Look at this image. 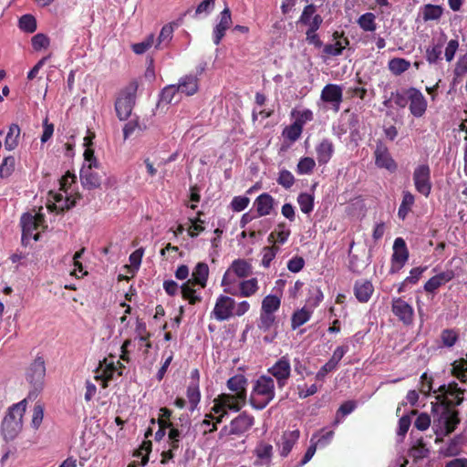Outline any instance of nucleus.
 Returning a JSON list of instances; mask_svg holds the SVG:
<instances>
[{
  "mask_svg": "<svg viewBox=\"0 0 467 467\" xmlns=\"http://www.w3.org/2000/svg\"><path fill=\"white\" fill-rule=\"evenodd\" d=\"M275 396V381L273 378L262 375L254 385L249 401L254 409L261 410L274 400Z\"/></svg>",
  "mask_w": 467,
  "mask_h": 467,
  "instance_id": "1",
  "label": "nucleus"
},
{
  "mask_svg": "<svg viewBox=\"0 0 467 467\" xmlns=\"http://www.w3.org/2000/svg\"><path fill=\"white\" fill-rule=\"evenodd\" d=\"M26 400L14 404L2 421L1 431L5 441L14 440L22 430V418L26 411Z\"/></svg>",
  "mask_w": 467,
  "mask_h": 467,
  "instance_id": "2",
  "label": "nucleus"
},
{
  "mask_svg": "<svg viewBox=\"0 0 467 467\" xmlns=\"http://www.w3.org/2000/svg\"><path fill=\"white\" fill-rule=\"evenodd\" d=\"M46 363L42 357H36L26 372V379L31 386L28 399H36L45 386Z\"/></svg>",
  "mask_w": 467,
  "mask_h": 467,
  "instance_id": "3",
  "label": "nucleus"
},
{
  "mask_svg": "<svg viewBox=\"0 0 467 467\" xmlns=\"http://www.w3.org/2000/svg\"><path fill=\"white\" fill-rule=\"evenodd\" d=\"M138 88V80L133 79L119 92L115 101V110L119 120H126L130 116Z\"/></svg>",
  "mask_w": 467,
  "mask_h": 467,
  "instance_id": "4",
  "label": "nucleus"
},
{
  "mask_svg": "<svg viewBox=\"0 0 467 467\" xmlns=\"http://www.w3.org/2000/svg\"><path fill=\"white\" fill-rule=\"evenodd\" d=\"M45 218L43 214L37 213L33 215L29 213H26L21 216L20 223L22 227V244H28L31 239L38 241L39 233L34 234L39 226L44 223Z\"/></svg>",
  "mask_w": 467,
  "mask_h": 467,
  "instance_id": "5",
  "label": "nucleus"
},
{
  "mask_svg": "<svg viewBox=\"0 0 467 467\" xmlns=\"http://www.w3.org/2000/svg\"><path fill=\"white\" fill-rule=\"evenodd\" d=\"M409 100V109L415 118H421L427 110L428 102L421 91L416 88H409L405 90Z\"/></svg>",
  "mask_w": 467,
  "mask_h": 467,
  "instance_id": "6",
  "label": "nucleus"
},
{
  "mask_svg": "<svg viewBox=\"0 0 467 467\" xmlns=\"http://www.w3.org/2000/svg\"><path fill=\"white\" fill-rule=\"evenodd\" d=\"M267 372L276 379L279 389L284 388L291 376V364L288 355L282 356Z\"/></svg>",
  "mask_w": 467,
  "mask_h": 467,
  "instance_id": "7",
  "label": "nucleus"
},
{
  "mask_svg": "<svg viewBox=\"0 0 467 467\" xmlns=\"http://www.w3.org/2000/svg\"><path fill=\"white\" fill-rule=\"evenodd\" d=\"M409 250L403 238L398 237L393 244V254L391 255L390 274L398 273L409 259Z\"/></svg>",
  "mask_w": 467,
  "mask_h": 467,
  "instance_id": "8",
  "label": "nucleus"
},
{
  "mask_svg": "<svg viewBox=\"0 0 467 467\" xmlns=\"http://www.w3.org/2000/svg\"><path fill=\"white\" fill-rule=\"evenodd\" d=\"M413 182L418 192L428 197L431 191V169L428 164L417 166L413 171Z\"/></svg>",
  "mask_w": 467,
  "mask_h": 467,
  "instance_id": "9",
  "label": "nucleus"
},
{
  "mask_svg": "<svg viewBox=\"0 0 467 467\" xmlns=\"http://www.w3.org/2000/svg\"><path fill=\"white\" fill-rule=\"evenodd\" d=\"M375 165L380 169H386L389 172H395L398 169L397 162L391 157L389 148L381 141L378 140L374 150Z\"/></svg>",
  "mask_w": 467,
  "mask_h": 467,
  "instance_id": "10",
  "label": "nucleus"
},
{
  "mask_svg": "<svg viewBox=\"0 0 467 467\" xmlns=\"http://www.w3.org/2000/svg\"><path fill=\"white\" fill-rule=\"evenodd\" d=\"M393 315L404 326H411L414 321V309L408 302L401 297L393 298L391 302Z\"/></svg>",
  "mask_w": 467,
  "mask_h": 467,
  "instance_id": "11",
  "label": "nucleus"
},
{
  "mask_svg": "<svg viewBox=\"0 0 467 467\" xmlns=\"http://www.w3.org/2000/svg\"><path fill=\"white\" fill-rule=\"evenodd\" d=\"M235 301L234 298L221 295L217 297L212 315L218 321L228 320L234 316Z\"/></svg>",
  "mask_w": 467,
  "mask_h": 467,
  "instance_id": "12",
  "label": "nucleus"
},
{
  "mask_svg": "<svg viewBox=\"0 0 467 467\" xmlns=\"http://www.w3.org/2000/svg\"><path fill=\"white\" fill-rule=\"evenodd\" d=\"M206 64H201L196 68L195 75H187L179 80L177 85L180 93L185 94L186 96L194 95L199 88V78L198 75H202L205 70Z\"/></svg>",
  "mask_w": 467,
  "mask_h": 467,
  "instance_id": "13",
  "label": "nucleus"
},
{
  "mask_svg": "<svg viewBox=\"0 0 467 467\" xmlns=\"http://www.w3.org/2000/svg\"><path fill=\"white\" fill-rule=\"evenodd\" d=\"M335 43L326 44L323 47V54L326 57H338L342 55L343 50L349 46V39L345 36L344 31H335L332 34Z\"/></svg>",
  "mask_w": 467,
  "mask_h": 467,
  "instance_id": "14",
  "label": "nucleus"
},
{
  "mask_svg": "<svg viewBox=\"0 0 467 467\" xmlns=\"http://www.w3.org/2000/svg\"><path fill=\"white\" fill-rule=\"evenodd\" d=\"M275 198L267 192L258 195L254 202V207L259 217L270 215L275 210Z\"/></svg>",
  "mask_w": 467,
  "mask_h": 467,
  "instance_id": "15",
  "label": "nucleus"
},
{
  "mask_svg": "<svg viewBox=\"0 0 467 467\" xmlns=\"http://www.w3.org/2000/svg\"><path fill=\"white\" fill-rule=\"evenodd\" d=\"M254 422L252 415L243 412L231 421L229 434L242 435L254 425Z\"/></svg>",
  "mask_w": 467,
  "mask_h": 467,
  "instance_id": "16",
  "label": "nucleus"
},
{
  "mask_svg": "<svg viewBox=\"0 0 467 467\" xmlns=\"http://www.w3.org/2000/svg\"><path fill=\"white\" fill-rule=\"evenodd\" d=\"M93 168L95 167L83 165L80 170L81 184L88 190L98 189L101 185V177L92 170Z\"/></svg>",
  "mask_w": 467,
  "mask_h": 467,
  "instance_id": "17",
  "label": "nucleus"
},
{
  "mask_svg": "<svg viewBox=\"0 0 467 467\" xmlns=\"http://www.w3.org/2000/svg\"><path fill=\"white\" fill-rule=\"evenodd\" d=\"M440 420L443 424L444 434L449 435L455 431L460 423L459 411L452 408L443 407Z\"/></svg>",
  "mask_w": 467,
  "mask_h": 467,
  "instance_id": "18",
  "label": "nucleus"
},
{
  "mask_svg": "<svg viewBox=\"0 0 467 467\" xmlns=\"http://www.w3.org/2000/svg\"><path fill=\"white\" fill-rule=\"evenodd\" d=\"M454 278V272L452 270H447L441 273L437 274L436 275L431 277L424 284V290L427 293H435L441 286L444 285L446 283L450 282Z\"/></svg>",
  "mask_w": 467,
  "mask_h": 467,
  "instance_id": "19",
  "label": "nucleus"
},
{
  "mask_svg": "<svg viewBox=\"0 0 467 467\" xmlns=\"http://www.w3.org/2000/svg\"><path fill=\"white\" fill-rule=\"evenodd\" d=\"M320 97L324 102L337 104V110L342 102V88L337 84H327L323 88Z\"/></svg>",
  "mask_w": 467,
  "mask_h": 467,
  "instance_id": "20",
  "label": "nucleus"
},
{
  "mask_svg": "<svg viewBox=\"0 0 467 467\" xmlns=\"http://www.w3.org/2000/svg\"><path fill=\"white\" fill-rule=\"evenodd\" d=\"M335 151L334 143L329 139H323L317 146V159L320 165L327 164Z\"/></svg>",
  "mask_w": 467,
  "mask_h": 467,
  "instance_id": "21",
  "label": "nucleus"
},
{
  "mask_svg": "<svg viewBox=\"0 0 467 467\" xmlns=\"http://www.w3.org/2000/svg\"><path fill=\"white\" fill-rule=\"evenodd\" d=\"M217 400L222 402L227 410L239 411L245 404L246 400L244 393L242 394H226L222 393L217 397Z\"/></svg>",
  "mask_w": 467,
  "mask_h": 467,
  "instance_id": "22",
  "label": "nucleus"
},
{
  "mask_svg": "<svg viewBox=\"0 0 467 467\" xmlns=\"http://www.w3.org/2000/svg\"><path fill=\"white\" fill-rule=\"evenodd\" d=\"M174 23H168L164 25L157 38H155V49L163 50L169 47L174 33Z\"/></svg>",
  "mask_w": 467,
  "mask_h": 467,
  "instance_id": "23",
  "label": "nucleus"
},
{
  "mask_svg": "<svg viewBox=\"0 0 467 467\" xmlns=\"http://www.w3.org/2000/svg\"><path fill=\"white\" fill-rule=\"evenodd\" d=\"M374 291L371 282L368 280H358L354 285V294L357 299L361 303L369 300Z\"/></svg>",
  "mask_w": 467,
  "mask_h": 467,
  "instance_id": "24",
  "label": "nucleus"
},
{
  "mask_svg": "<svg viewBox=\"0 0 467 467\" xmlns=\"http://www.w3.org/2000/svg\"><path fill=\"white\" fill-rule=\"evenodd\" d=\"M323 23V18L320 15H316L313 19L310 26L307 28L306 32V40L313 44L316 47H321L323 46V42L320 40L317 31L319 29Z\"/></svg>",
  "mask_w": 467,
  "mask_h": 467,
  "instance_id": "25",
  "label": "nucleus"
},
{
  "mask_svg": "<svg viewBox=\"0 0 467 467\" xmlns=\"http://www.w3.org/2000/svg\"><path fill=\"white\" fill-rule=\"evenodd\" d=\"M300 436L299 430L285 431L282 435L281 451L280 454L286 457L292 451L294 445L296 443Z\"/></svg>",
  "mask_w": 467,
  "mask_h": 467,
  "instance_id": "26",
  "label": "nucleus"
},
{
  "mask_svg": "<svg viewBox=\"0 0 467 467\" xmlns=\"http://www.w3.org/2000/svg\"><path fill=\"white\" fill-rule=\"evenodd\" d=\"M208 276V265L206 263L200 262L195 265L192 274V278L189 280L196 284L197 285H200L201 287L204 288L207 284Z\"/></svg>",
  "mask_w": 467,
  "mask_h": 467,
  "instance_id": "27",
  "label": "nucleus"
},
{
  "mask_svg": "<svg viewBox=\"0 0 467 467\" xmlns=\"http://www.w3.org/2000/svg\"><path fill=\"white\" fill-rule=\"evenodd\" d=\"M291 234V231L286 228L285 223H279L276 228L269 234L267 241L272 244H284Z\"/></svg>",
  "mask_w": 467,
  "mask_h": 467,
  "instance_id": "28",
  "label": "nucleus"
},
{
  "mask_svg": "<svg viewBox=\"0 0 467 467\" xmlns=\"http://www.w3.org/2000/svg\"><path fill=\"white\" fill-rule=\"evenodd\" d=\"M463 443V437L456 435L449 440L446 446L441 449V453L445 457H455L462 452V446Z\"/></svg>",
  "mask_w": 467,
  "mask_h": 467,
  "instance_id": "29",
  "label": "nucleus"
},
{
  "mask_svg": "<svg viewBox=\"0 0 467 467\" xmlns=\"http://www.w3.org/2000/svg\"><path fill=\"white\" fill-rule=\"evenodd\" d=\"M182 430H179L178 428L174 427L173 425L170 428L168 438L170 441V446L172 449H179L180 447V438L183 434L186 436L191 429V423L187 421V424L185 426L182 425Z\"/></svg>",
  "mask_w": 467,
  "mask_h": 467,
  "instance_id": "30",
  "label": "nucleus"
},
{
  "mask_svg": "<svg viewBox=\"0 0 467 467\" xmlns=\"http://www.w3.org/2000/svg\"><path fill=\"white\" fill-rule=\"evenodd\" d=\"M235 276L244 278L252 274V265L244 259H235L229 268Z\"/></svg>",
  "mask_w": 467,
  "mask_h": 467,
  "instance_id": "31",
  "label": "nucleus"
},
{
  "mask_svg": "<svg viewBox=\"0 0 467 467\" xmlns=\"http://www.w3.org/2000/svg\"><path fill=\"white\" fill-rule=\"evenodd\" d=\"M21 130L19 126L13 123L9 126L8 132L5 139V148L7 150H15L19 143Z\"/></svg>",
  "mask_w": 467,
  "mask_h": 467,
  "instance_id": "32",
  "label": "nucleus"
},
{
  "mask_svg": "<svg viewBox=\"0 0 467 467\" xmlns=\"http://www.w3.org/2000/svg\"><path fill=\"white\" fill-rule=\"evenodd\" d=\"M195 285H197L188 279L181 286L182 298L187 300L191 305H195L202 301V297L196 295V290L194 289Z\"/></svg>",
  "mask_w": 467,
  "mask_h": 467,
  "instance_id": "33",
  "label": "nucleus"
},
{
  "mask_svg": "<svg viewBox=\"0 0 467 467\" xmlns=\"http://www.w3.org/2000/svg\"><path fill=\"white\" fill-rule=\"evenodd\" d=\"M247 379L244 375H235L227 380L228 389L234 394H242L246 397Z\"/></svg>",
  "mask_w": 467,
  "mask_h": 467,
  "instance_id": "34",
  "label": "nucleus"
},
{
  "mask_svg": "<svg viewBox=\"0 0 467 467\" xmlns=\"http://www.w3.org/2000/svg\"><path fill=\"white\" fill-rule=\"evenodd\" d=\"M410 67V62L402 57H394L388 62V68L394 76H400Z\"/></svg>",
  "mask_w": 467,
  "mask_h": 467,
  "instance_id": "35",
  "label": "nucleus"
},
{
  "mask_svg": "<svg viewBox=\"0 0 467 467\" xmlns=\"http://www.w3.org/2000/svg\"><path fill=\"white\" fill-rule=\"evenodd\" d=\"M464 392L465 389L459 388L458 383L455 382V392L452 389L448 390L447 402H442V407L452 408L461 405L463 401Z\"/></svg>",
  "mask_w": 467,
  "mask_h": 467,
  "instance_id": "36",
  "label": "nucleus"
},
{
  "mask_svg": "<svg viewBox=\"0 0 467 467\" xmlns=\"http://www.w3.org/2000/svg\"><path fill=\"white\" fill-rule=\"evenodd\" d=\"M414 202L415 198L411 192L408 191L403 192L402 201L398 211V216L400 219L404 220L407 217L408 213L411 210L412 205L414 204Z\"/></svg>",
  "mask_w": 467,
  "mask_h": 467,
  "instance_id": "37",
  "label": "nucleus"
},
{
  "mask_svg": "<svg viewBox=\"0 0 467 467\" xmlns=\"http://www.w3.org/2000/svg\"><path fill=\"white\" fill-rule=\"evenodd\" d=\"M443 13V8L438 5L427 4L422 8V19L427 22L439 20Z\"/></svg>",
  "mask_w": 467,
  "mask_h": 467,
  "instance_id": "38",
  "label": "nucleus"
},
{
  "mask_svg": "<svg viewBox=\"0 0 467 467\" xmlns=\"http://www.w3.org/2000/svg\"><path fill=\"white\" fill-rule=\"evenodd\" d=\"M357 22L359 27L366 32H373L377 29L376 16L373 13L368 12L361 15Z\"/></svg>",
  "mask_w": 467,
  "mask_h": 467,
  "instance_id": "39",
  "label": "nucleus"
},
{
  "mask_svg": "<svg viewBox=\"0 0 467 467\" xmlns=\"http://www.w3.org/2000/svg\"><path fill=\"white\" fill-rule=\"evenodd\" d=\"M240 285V296L249 297L254 295L258 289V281L255 277L251 279L242 281L239 283Z\"/></svg>",
  "mask_w": 467,
  "mask_h": 467,
  "instance_id": "40",
  "label": "nucleus"
},
{
  "mask_svg": "<svg viewBox=\"0 0 467 467\" xmlns=\"http://www.w3.org/2000/svg\"><path fill=\"white\" fill-rule=\"evenodd\" d=\"M311 317V312L306 310L305 307L296 310L293 313L291 317V327L296 329L305 323H306Z\"/></svg>",
  "mask_w": 467,
  "mask_h": 467,
  "instance_id": "41",
  "label": "nucleus"
},
{
  "mask_svg": "<svg viewBox=\"0 0 467 467\" xmlns=\"http://www.w3.org/2000/svg\"><path fill=\"white\" fill-rule=\"evenodd\" d=\"M186 396L189 400L190 410H195L201 400V392L199 386L197 384H189V386L187 387Z\"/></svg>",
  "mask_w": 467,
  "mask_h": 467,
  "instance_id": "42",
  "label": "nucleus"
},
{
  "mask_svg": "<svg viewBox=\"0 0 467 467\" xmlns=\"http://www.w3.org/2000/svg\"><path fill=\"white\" fill-rule=\"evenodd\" d=\"M281 300L277 296L268 295L262 301L261 311L275 313L280 307Z\"/></svg>",
  "mask_w": 467,
  "mask_h": 467,
  "instance_id": "43",
  "label": "nucleus"
},
{
  "mask_svg": "<svg viewBox=\"0 0 467 467\" xmlns=\"http://www.w3.org/2000/svg\"><path fill=\"white\" fill-rule=\"evenodd\" d=\"M297 202L302 213L308 214L314 209V196L307 192H301L297 196Z\"/></svg>",
  "mask_w": 467,
  "mask_h": 467,
  "instance_id": "44",
  "label": "nucleus"
},
{
  "mask_svg": "<svg viewBox=\"0 0 467 467\" xmlns=\"http://www.w3.org/2000/svg\"><path fill=\"white\" fill-rule=\"evenodd\" d=\"M152 47H155V36L154 34H150L143 41L133 44L131 49L135 54L142 55Z\"/></svg>",
  "mask_w": 467,
  "mask_h": 467,
  "instance_id": "45",
  "label": "nucleus"
},
{
  "mask_svg": "<svg viewBox=\"0 0 467 467\" xmlns=\"http://www.w3.org/2000/svg\"><path fill=\"white\" fill-rule=\"evenodd\" d=\"M178 93L180 91L177 85L167 86L161 91V99L167 104L177 103L179 101V99H176Z\"/></svg>",
  "mask_w": 467,
  "mask_h": 467,
  "instance_id": "46",
  "label": "nucleus"
},
{
  "mask_svg": "<svg viewBox=\"0 0 467 467\" xmlns=\"http://www.w3.org/2000/svg\"><path fill=\"white\" fill-rule=\"evenodd\" d=\"M303 132V129L293 122L291 125L286 126L282 132V135L291 142L296 141Z\"/></svg>",
  "mask_w": 467,
  "mask_h": 467,
  "instance_id": "47",
  "label": "nucleus"
},
{
  "mask_svg": "<svg viewBox=\"0 0 467 467\" xmlns=\"http://www.w3.org/2000/svg\"><path fill=\"white\" fill-rule=\"evenodd\" d=\"M316 167V161L311 157H303L299 160L296 166V172L300 175L309 174Z\"/></svg>",
  "mask_w": 467,
  "mask_h": 467,
  "instance_id": "48",
  "label": "nucleus"
},
{
  "mask_svg": "<svg viewBox=\"0 0 467 467\" xmlns=\"http://www.w3.org/2000/svg\"><path fill=\"white\" fill-rule=\"evenodd\" d=\"M273 452V446L265 441H260L254 449L256 457L262 461H270Z\"/></svg>",
  "mask_w": 467,
  "mask_h": 467,
  "instance_id": "49",
  "label": "nucleus"
},
{
  "mask_svg": "<svg viewBox=\"0 0 467 467\" xmlns=\"http://www.w3.org/2000/svg\"><path fill=\"white\" fill-rule=\"evenodd\" d=\"M459 338V334L455 329L447 328L441 331V339L442 345L447 348H451L455 345Z\"/></svg>",
  "mask_w": 467,
  "mask_h": 467,
  "instance_id": "50",
  "label": "nucleus"
},
{
  "mask_svg": "<svg viewBox=\"0 0 467 467\" xmlns=\"http://www.w3.org/2000/svg\"><path fill=\"white\" fill-rule=\"evenodd\" d=\"M16 167V160L14 156L5 157L0 165V177L8 178Z\"/></svg>",
  "mask_w": 467,
  "mask_h": 467,
  "instance_id": "51",
  "label": "nucleus"
},
{
  "mask_svg": "<svg viewBox=\"0 0 467 467\" xmlns=\"http://www.w3.org/2000/svg\"><path fill=\"white\" fill-rule=\"evenodd\" d=\"M275 323V317L274 313L269 314L268 312L261 311L258 323L259 329L266 332L270 330V328L274 326Z\"/></svg>",
  "mask_w": 467,
  "mask_h": 467,
  "instance_id": "52",
  "label": "nucleus"
},
{
  "mask_svg": "<svg viewBox=\"0 0 467 467\" xmlns=\"http://www.w3.org/2000/svg\"><path fill=\"white\" fill-rule=\"evenodd\" d=\"M278 252L279 247L275 244L265 247L263 249L262 265L266 268L269 267Z\"/></svg>",
  "mask_w": 467,
  "mask_h": 467,
  "instance_id": "53",
  "label": "nucleus"
},
{
  "mask_svg": "<svg viewBox=\"0 0 467 467\" xmlns=\"http://www.w3.org/2000/svg\"><path fill=\"white\" fill-rule=\"evenodd\" d=\"M442 46L443 43L441 42L426 49V60L430 64H434L441 59Z\"/></svg>",
  "mask_w": 467,
  "mask_h": 467,
  "instance_id": "54",
  "label": "nucleus"
},
{
  "mask_svg": "<svg viewBox=\"0 0 467 467\" xmlns=\"http://www.w3.org/2000/svg\"><path fill=\"white\" fill-rule=\"evenodd\" d=\"M19 27L25 32L33 33L36 30V20L31 15H24L19 19Z\"/></svg>",
  "mask_w": 467,
  "mask_h": 467,
  "instance_id": "55",
  "label": "nucleus"
},
{
  "mask_svg": "<svg viewBox=\"0 0 467 467\" xmlns=\"http://www.w3.org/2000/svg\"><path fill=\"white\" fill-rule=\"evenodd\" d=\"M430 450L426 447L423 441L420 439L417 443L410 449V456L415 460H420L428 457Z\"/></svg>",
  "mask_w": 467,
  "mask_h": 467,
  "instance_id": "56",
  "label": "nucleus"
},
{
  "mask_svg": "<svg viewBox=\"0 0 467 467\" xmlns=\"http://www.w3.org/2000/svg\"><path fill=\"white\" fill-rule=\"evenodd\" d=\"M136 333L140 341H146V349L144 354H148L150 348H151V342L150 341V334L147 331L145 323L138 322L136 327Z\"/></svg>",
  "mask_w": 467,
  "mask_h": 467,
  "instance_id": "57",
  "label": "nucleus"
},
{
  "mask_svg": "<svg viewBox=\"0 0 467 467\" xmlns=\"http://www.w3.org/2000/svg\"><path fill=\"white\" fill-rule=\"evenodd\" d=\"M295 181L296 179L291 171L285 169L279 171L278 178L276 179L277 183L285 189H290L294 185Z\"/></svg>",
  "mask_w": 467,
  "mask_h": 467,
  "instance_id": "58",
  "label": "nucleus"
},
{
  "mask_svg": "<svg viewBox=\"0 0 467 467\" xmlns=\"http://www.w3.org/2000/svg\"><path fill=\"white\" fill-rule=\"evenodd\" d=\"M316 12L317 6L314 4L306 5L299 17L298 23L306 25L309 27L313 17L317 15Z\"/></svg>",
  "mask_w": 467,
  "mask_h": 467,
  "instance_id": "59",
  "label": "nucleus"
},
{
  "mask_svg": "<svg viewBox=\"0 0 467 467\" xmlns=\"http://www.w3.org/2000/svg\"><path fill=\"white\" fill-rule=\"evenodd\" d=\"M450 389H452V391L455 392V381L450 382L447 385H441L437 390H433L434 393L438 392V394L435 397L437 401L440 402L441 404L442 402H447L448 390Z\"/></svg>",
  "mask_w": 467,
  "mask_h": 467,
  "instance_id": "60",
  "label": "nucleus"
},
{
  "mask_svg": "<svg viewBox=\"0 0 467 467\" xmlns=\"http://www.w3.org/2000/svg\"><path fill=\"white\" fill-rule=\"evenodd\" d=\"M292 115L296 116V120L294 122L299 125L302 129L306 122L311 121L314 118L313 112L310 109L293 111Z\"/></svg>",
  "mask_w": 467,
  "mask_h": 467,
  "instance_id": "61",
  "label": "nucleus"
},
{
  "mask_svg": "<svg viewBox=\"0 0 467 467\" xmlns=\"http://www.w3.org/2000/svg\"><path fill=\"white\" fill-rule=\"evenodd\" d=\"M32 47L36 51H39L43 48H47L49 47L50 41L49 38L42 33H38L35 35L32 39Z\"/></svg>",
  "mask_w": 467,
  "mask_h": 467,
  "instance_id": "62",
  "label": "nucleus"
},
{
  "mask_svg": "<svg viewBox=\"0 0 467 467\" xmlns=\"http://www.w3.org/2000/svg\"><path fill=\"white\" fill-rule=\"evenodd\" d=\"M250 199L246 196H235L231 202V208L234 212H242L249 205Z\"/></svg>",
  "mask_w": 467,
  "mask_h": 467,
  "instance_id": "63",
  "label": "nucleus"
},
{
  "mask_svg": "<svg viewBox=\"0 0 467 467\" xmlns=\"http://www.w3.org/2000/svg\"><path fill=\"white\" fill-rule=\"evenodd\" d=\"M453 74L457 78L463 77L467 74V52L458 58Z\"/></svg>",
  "mask_w": 467,
  "mask_h": 467,
  "instance_id": "64",
  "label": "nucleus"
}]
</instances>
